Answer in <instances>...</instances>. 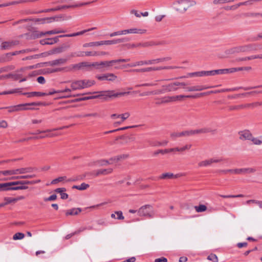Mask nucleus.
Here are the masks:
<instances>
[{
	"label": "nucleus",
	"instance_id": "obj_21",
	"mask_svg": "<svg viewBox=\"0 0 262 262\" xmlns=\"http://www.w3.org/2000/svg\"><path fill=\"white\" fill-rule=\"evenodd\" d=\"M67 62V59L64 58H59L50 61L46 62V64L50 66H55L61 65Z\"/></svg>",
	"mask_w": 262,
	"mask_h": 262
},
{
	"label": "nucleus",
	"instance_id": "obj_2",
	"mask_svg": "<svg viewBox=\"0 0 262 262\" xmlns=\"http://www.w3.org/2000/svg\"><path fill=\"white\" fill-rule=\"evenodd\" d=\"M40 105H46L45 103L41 102H34L31 103H27L24 104H20L17 105L10 106L8 108L9 112H13L15 111H25V110H34L35 108L32 107L31 106H40Z\"/></svg>",
	"mask_w": 262,
	"mask_h": 262
},
{
	"label": "nucleus",
	"instance_id": "obj_7",
	"mask_svg": "<svg viewBox=\"0 0 262 262\" xmlns=\"http://www.w3.org/2000/svg\"><path fill=\"white\" fill-rule=\"evenodd\" d=\"M40 182V180H33V181H27V180H22V181H14L13 183L18 184L14 185V187H18L17 188H15L14 190H25L28 188V186L27 185H33L37 183H38Z\"/></svg>",
	"mask_w": 262,
	"mask_h": 262
},
{
	"label": "nucleus",
	"instance_id": "obj_24",
	"mask_svg": "<svg viewBox=\"0 0 262 262\" xmlns=\"http://www.w3.org/2000/svg\"><path fill=\"white\" fill-rule=\"evenodd\" d=\"M16 52H11L1 55V62H8L12 59L13 56L16 55Z\"/></svg>",
	"mask_w": 262,
	"mask_h": 262
},
{
	"label": "nucleus",
	"instance_id": "obj_33",
	"mask_svg": "<svg viewBox=\"0 0 262 262\" xmlns=\"http://www.w3.org/2000/svg\"><path fill=\"white\" fill-rule=\"evenodd\" d=\"M159 45H160V43H156L154 41H146L144 42H140L139 46H140V48H147Z\"/></svg>",
	"mask_w": 262,
	"mask_h": 262
},
{
	"label": "nucleus",
	"instance_id": "obj_61",
	"mask_svg": "<svg viewBox=\"0 0 262 262\" xmlns=\"http://www.w3.org/2000/svg\"><path fill=\"white\" fill-rule=\"evenodd\" d=\"M63 69H64V68H63L48 69V72H50V73H55V72L62 71V70H63Z\"/></svg>",
	"mask_w": 262,
	"mask_h": 262
},
{
	"label": "nucleus",
	"instance_id": "obj_42",
	"mask_svg": "<svg viewBox=\"0 0 262 262\" xmlns=\"http://www.w3.org/2000/svg\"><path fill=\"white\" fill-rule=\"evenodd\" d=\"M251 203L255 204L256 205H257L260 208L262 209V201H258V200H249L246 202V204L247 205H249Z\"/></svg>",
	"mask_w": 262,
	"mask_h": 262
},
{
	"label": "nucleus",
	"instance_id": "obj_35",
	"mask_svg": "<svg viewBox=\"0 0 262 262\" xmlns=\"http://www.w3.org/2000/svg\"><path fill=\"white\" fill-rule=\"evenodd\" d=\"M83 83V89L89 88L95 84L94 80H81Z\"/></svg>",
	"mask_w": 262,
	"mask_h": 262
},
{
	"label": "nucleus",
	"instance_id": "obj_29",
	"mask_svg": "<svg viewBox=\"0 0 262 262\" xmlns=\"http://www.w3.org/2000/svg\"><path fill=\"white\" fill-rule=\"evenodd\" d=\"M81 211V209L80 208H72L69 210H68L66 211V215L67 216L68 215H75L78 214Z\"/></svg>",
	"mask_w": 262,
	"mask_h": 262
},
{
	"label": "nucleus",
	"instance_id": "obj_44",
	"mask_svg": "<svg viewBox=\"0 0 262 262\" xmlns=\"http://www.w3.org/2000/svg\"><path fill=\"white\" fill-rule=\"evenodd\" d=\"M5 203L3 204L1 203V207L6 205L8 204L15 203V199L13 198L6 197L4 199Z\"/></svg>",
	"mask_w": 262,
	"mask_h": 262
},
{
	"label": "nucleus",
	"instance_id": "obj_37",
	"mask_svg": "<svg viewBox=\"0 0 262 262\" xmlns=\"http://www.w3.org/2000/svg\"><path fill=\"white\" fill-rule=\"evenodd\" d=\"M112 162L107 160H100L94 162V164L100 166H105L108 164H112Z\"/></svg>",
	"mask_w": 262,
	"mask_h": 262
},
{
	"label": "nucleus",
	"instance_id": "obj_22",
	"mask_svg": "<svg viewBox=\"0 0 262 262\" xmlns=\"http://www.w3.org/2000/svg\"><path fill=\"white\" fill-rule=\"evenodd\" d=\"M17 44L16 41H5L2 43L1 49L4 50H9Z\"/></svg>",
	"mask_w": 262,
	"mask_h": 262
},
{
	"label": "nucleus",
	"instance_id": "obj_32",
	"mask_svg": "<svg viewBox=\"0 0 262 262\" xmlns=\"http://www.w3.org/2000/svg\"><path fill=\"white\" fill-rule=\"evenodd\" d=\"M34 0H20L18 1H13L11 3H5L1 4V7H6L10 5H14V4H18L22 3H25L28 2H33Z\"/></svg>",
	"mask_w": 262,
	"mask_h": 262
},
{
	"label": "nucleus",
	"instance_id": "obj_13",
	"mask_svg": "<svg viewBox=\"0 0 262 262\" xmlns=\"http://www.w3.org/2000/svg\"><path fill=\"white\" fill-rule=\"evenodd\" d=\"M179 88L178 86L177 81H175L163 86V90L165 92H170L177 91Z\"/></svg>",
	"mask_w": 262,
	"mask_h": 262
},
{
	"label": "nucleus",
	"instance_id": "obj_60",
	"mask_svg": "<svg viewBox=\"0 0 262 262\" xmlns=\"http://www.w3.org/2000/svg\"><path fill=\"white\" fill-rule=\"evenodd\" d=\"M81 64H82V68L83 67L88 68H89L90 70H92L94 69L93 68V66L92 65L93 64V62L89 63V62H82Z\"/></svg>",
	"mask_w": 262,
	"mask_h": 262
},
{
	"label": "nucleus",
	"instance_id": "obj_25",
	"mask_svg": "<svg viewBox=\"0 0 262 262\" xmlns=\"http://www.w3.org/2000/svg\"><path fill=\"white\" fill-rule=\"evenodd\" d=\"M113 169L109 168L107 169H100L96 170L95 174V177H98L100 175H107L113 172Z\"/></svg>",
	"mask_w": 262,
	"mask_h": 262
},
{
	"label": "nucleus",
	"instance_id": "obj_47",
	"mask_svg": "<svg viewBox=\"0 0 262 262\" xmlns=\"http://www.w3.org/2000/svg\"><path fill=\"white\" fill-rule=\"evenodd\" d=\"M173 97H177V98H176V101H179V100H181L182 98H195V95H177V96H173Z\"/></svg>",
	"mask_w": 262,
	"mask_h": 262
},
{
	"label": "nucleus",
	"instance_id": "obj_31",
	"mask_svg": "<svg viewBox=\"0 0 262 262\" xmlns=\"http://www.w3.org/2000/svg\"><path fill=\"white\" fill-rule=\"evenodd\" d=\"M92 65L94 69L99 70L101 72L105 71L102 61L93 62Z\"/></svg>",
	"mask_w": 262,
	"mask_h": 262
},
{
	"label": "nucleus",
	"instance_id": "obj_1",
	"mask_svg": "<svg viewBox=\"0 0 262 262\" xmlns=\"http://www.w3.org/2000/svg\"><path fill=\"white\" fill-rule=\"evenodd\" d=\"M93 93H99V94L95 96H89V100L103 97V99L105 100H107L108 98H114L124 96L126 95L129 94L130 92H115L114 90H108L105 91L95 92Z\"/></svg>",
	"mask_w": 262,
	"mask_h": 262
},
{
	"label": "nucleus",
	"instance_id": "obj_51",
	"mask_svg": "<svg viewBox=\"0 0 262 262\" xmlns=\"http://www.w3.org/2000/svg\"><path fill=\"white\" fill-rule=\"evenodd\" d=\"M253 56L251 55L250 56L247 57H238L236 59V61L237 62L239 61H247L249 60H252L253 59Z\"/></svg>",
	"mask_w": 262,
	"mask_h": 262
},
{
	"label": "nucleus",
	"instance_id": "obj_30",
	"mask_svg": "<svg viewBox=\"0 0 262 262\" xmlns=\"http://www.w3.org/2000/svg\"><path fill=\"white\" fill-rule=\"evenodd\" d=\"M214 86H208L206 87L203 85H196L193 86L188 88V91L190 92L192 91H200L208 88H213Z\"/></svg>",
	"mask_w": 262,
	"mask_h": 262
},
{
	"label": "nucleus",
	"instance_id": "obj_57",
	"mask_svg": "<svg viewBox=\"0 0 262 262\" xmlns=\"http://www.w3.org/2000/svg\"><path fill=\"white\" fill-rule=\"evenodd\" d=\"M107 81H115L117 77L113 73H107Z\"/></svg>",
	"mask_w": 262,
	"mask_h": 262
},
{
	"label": "nucleus",
	"instance_id": "obj_18",
	"mask_svg": "<svg viewBox=\"0 0 262 262\" xmlns=\"http://www.w3.org/2000/svg\"><path fill=\"white\" fill-rule=\"evenodd\" d=\"M146 65V60H141L137 61L133 63H129L122 66V67L115 66V69H120L122 68H126L127 67H135L136 66Z\"/></svg>",
	"mask_w": 262,
	"mask_h": 262
},
{
	"label": "nucleus",
	"instance_id": "obj_50",
	"mask_svg": "<svg viewBox=\"0 0 262 262\" xmlns=\"http://www.w3.org/2000/svg\"><path fill=\"white\" fill-rule=\"evenodd\" d=\"M222 72V74H226L228 73H232L235 72V69L234 68H229V69H221Z\"/></svg>",
	"mask_w": 262,
	"mask_h": 262
},
{
	"label": "nucleus",
	"instance_id": "obj_36",
	"mask_svg": "<svg viewBox=\"0 0 262 262\" xmlns=\"http://www.w3.org/2000/svg\"><path fill=\"white\" fill-rule=\"evenodd\" d=\"M90 187L88 184L82 183L80 185H74L72 186L73 189H77L79 190H84Z\"/></svg>",
	"mask_w": 262,
	"mask_h": 262
},
{
	"label": "nucleus",
	"instance_id": "obj_54",
	"mask_svg": "<svg viewBox=\"0 0 262 262\" xmlns=\"http://www.w3.org/2000/svg\"><path fill=\"white\" fill-rule=\"evenodd\" d=\"M221 73L222 72L221 69L208 71V76H213L215 75L222 74Z\"/></svg>",
	"mask_w": 262,
	"mask_h": 262
},
{
	"label": "nucleus",
	"instance_id": "obj_40",
	"mask_svg": "<svg viewBox=\"0 0 262 262\" xmlns=\"http://www.w3.org/2000/svg\"><path fill=\"white\" fill-rule=\"evenodd\" d=\"M177 98V97H173V96H167V97H164L162 98L161 103H168L170 102H173L176 101V98Z\"/></svg>",
	"mask_w": 262,
	"mask_h": 262
},
{
	"label": "nucleus",
	"instance_id": "obj_58",
	"mask_svg": "<svg viewBox=\"0 0 262 262\" xmlns=\"http://www.w3.org/2000/svg\"><path fill=\"white\" fill-rule=\"evenodd\" d=\"M140 43H127L125 45V47H126L127 49H133L134 48H140V46H139Z\"/></svg>",
	"mask_w": 262,
	"mask_h": 262
},
{
	"label": "nucleus",
	"instance_id": "obj_56",
	"mask_svg": "<svg viewBox=\"0 0 262 262\" xmlns=\"http://www.w3.org/2000/svg\"><path fill=\"white\" fill-rule=\"evenodd\" d=\"M255 145H260L262 144V141L260 140V139L257 138H255V137H253V136L252 137L251 140H250Z\"/></svg>",
	"mask_w": 262,
	"mask_h": 262
},
{
	"label": "nucleus",
	"instance_id": "obj_12",
	"mask_svg": "<svg viewBox=\"0 0 262 262\" xmlns=\"http://www.w3.org/2000/svg\"><path fill=\"white\" fill-rule=\"evenodd\" d=\"M257 88H262V85H258V86H254V87H236V88H231V89H222L220 90L214 91V93H222V92H233V91H235L238 90L239 89H243L245 91H247V90H251V89Z\"/></svg>",
	"mask_w": 262,
	"mask_h": 262
},
{
	"label": "nucleus",
	"instance_id": "obj_23",
	"mask_svg": "<svg viewBox=\"0 0 262 262\" xmlns=\"http://www.w3.org/2000/svg\"><path fill=\"white\" fill-rule=\"evenodd\" d=\"M239 139L241 140H250L252 137V134L250 132V131L247 130L239 132Z\"/></svg>",
	"mask_w": 262,
	"mask_h": 262
},
{
	"label": "nucleus",
	"instance_id": "obj_28",
	"mask_svg": "<svg viewBox=\"0 0 262 262\" xmlns=\"http://www.w3.org/2000/svg\"><path fill=\"white\" fill-rule=\"evenodd\" d=\"M177 178V176L174 175L171 172L163 173L159 177V179L168 180Z\"/></svg>",
	"mask_w": 262,
	"mask_h": 262
},
{
	"label": "nucleus",
	"instance_id": "obj_16",
	"mask_svg": "<svg viewBox=\"0 0 262 262\" xmlns=\"http://www.w3.org/2000/svg\"><path fill=\"white\" fill-rule=\"evenodd\" d=\"M17 184L18 183H15L13 182L1 183V191L14 190L15 188H17L18 187H14V185Z\"/></svg>",
	"mask_w": 262,
	"mask_h": 262
},
{
	"label": "nucleus",
	"instance_id": "obj_11",
	"mask_svg": "<svg viewBox=\"0 0 262 262\" xmlns=\"http://www.w3.org/2000/svg\"><path fill=\"white\" fill-rule=\"evenodd\" d=\"M100 54L98 52L94 51V52H81L79 51L78 52H74L72 53L71 54V56L72 57H82L84 56H98Z\"/></svg>",
	"mask_w": 262,
	"mask_h": 262
},
{
	"label": "nucleus",
	"instance_id": "obj_6",
	"mask_svg": "<svg viewBox=\"0 0 262 262\" xmlns=\"http://www.w3.org/2000/svg\"><path fill=\"white\" fill-rule=\"evenodd\" d=\"M175 4L178 5L177 11L183 12H185L190 7L195 5V2L189 0H180L177 1Z\"/></svg>",
	"mask_w": 262,
	"mask_h": 262
},
{
	"label": "nucleus",
	"instance_id": "obj_49",
	"mask_svg": "<svg viewBox=\"0 0 262 262\" xmlns=\"http://www.w3.org/2000/svg\"><path fill=\"white\" fill-rule=\"evenodd\" d=\"M24 236L25 235L24 233L21 232H17L13 235V239L14 240L21 239L24 237Z\"/></svg>",
	"mask_w": 262,
	"mask_h": 262
},
{
	"label": "nucleus",
	"instance_id": "obj_4",
	"mask_svg": "<svg viewBox=\"0 0 262 262\" xmlns=\"http://www.w3.org/2000/svg\"><path fill=\"white\" fill-rule=\"evenodd\" d=\"M93 29V28H91V29H89L88 30H82L81 31L78 32L76 33H73L72 34H64V35H60L56 36L53 38H47V40H48V45H53V44L57 42L59 40V39H58L59 38L65 37H75L76 36L81 35L84 34L85 32L91 31V30H92Z\"/></svg>",
	"mask_w": 262,
	"mask_h": 262
},
{
	"label": "nucleus",
	"instance_id": "obj_48",
	"mask_svg": "<svg viewBox=\"0 0 262 262\" xmlns=\"http://www.w3.org/2000/svg\"><path fill=\"white\" fill-rule=\"evenodd\" d=\"M220 196L223 198H243L244 196L243 194H240L237 195H222Z\"/></svg>",
	"mask_w": 262,
	"mask_h": 262
},
{
	"label": "nucleus",
	"instance_id": "obj_34",
	"mask_svg": "<svg viewBox=\"0 0 262 262\" xmlns=\"http://www.w3.org/2000/svg\"><path fill=\"white\" fill-rule=\"evenodd\" d=\"M93 2H94V1H92L91 2L80 3L79 4L75 5H63V6H60V8H61V10H62V9H67V8L80 7V6H82L84 5H88V4L93 3Z\"/></svg>",
	"mask_w": 262,
	"mask_h": 262
},
{
	"label": "nucleus",
	"instance_id": "obj_10",
	"mask_svg": "<svg viewBox=\"0 0 262 262\" xmlns=\"http://www.w3.org/2000/svg\"><path fill=\"white\" fill-rule=\"evenodd\" d=\"M62 18V16L61 15L59 16H55L54 17H46L42 18H35L34 19L35 22H38L39 24H45V23H49L52 22L53 21H59Z\"/></svg>",
	"mask_w": 262,
	"mask_h": 262
},
{
	"label": "nucleus",
	"instance_id": "obj_9",
	"mask_svg": "<svg viewBox=\"0 0 262 262\" xmlns=\"http://www.w3.org/2000/svg\"><path fill=\"white\" fill-rule=\"evenodd\" d=\"M179 68L177 66H160V67H150L142 68V73L148 72L151 71H160L162 70H171Z\"/></svg>",
	"mask_w": 262,
	"mask_h": 262
},
{
	"label": "nucleus",
	"instance_id": "obj_43",
	"mask_svg": "<svg viewBox=\"0 0 262 262\" xmlns=\"http://www.w3.org/2000/svg\"><path fill=\"white\" fill-rule=\"evenodd\" d=\"M194 209L197 212H203L207 210V207L205 205H199L195 206Z\"/></svg>",
	"mask_w": 262,
	"mask_h": 262
},
{
	"label": "nucleus",
	"instance_id": "obj_14",
	"mask_svg": "<svg viewBox=\"0 0 262 262\" xmlns=\"http://www.w3.org/2000/svg\"><path fill=\"white\" fill-rule=\"evenodd\" d=\"M222 159L212 158L208 160L202 161L199 163L198 165L200 167H206L210 165L213 163H219L222 161Z\"/></svg>",
	"mask_w": 262,
	"mask_h": 262
},
{
	"label": "nucleus",
	"instance_id": "obj_63",
	"mask_svg": "<svg viewBox=\"0 0 262 262\" xmlns=\"http://www.w3.org/2000/svg\"><path fill=\"white\" fill-rule=\"evenodd\" d=\"M56 198H57V195L56 194H54L50 195L48 198H45L44 201H54L56 199Z\"/></svg>",
	"mask_w": 262,
	"mask_h": 262
},
{
	"label": "nucleus",
	"instance_id": "obj_62",
	"mask_svg": "<svg viewBox=\"0 0 262 262\" xmlns=\"http://www.w3.org/2000/svg\"><path fill=\"white\" fill-rule=\"evenodd\" d=\"M116 214H117V216L116 217L118 220H123L124 219V216L123 215L122 212L121 211H117L115 212Z\"/></svg>",
	"mask_w": 262,
	"mask_h": 262
},
{
	"label": "nucleus",
	"instance_id": "obj_55",
	"mask_svg": "<svg viewBox=\"0 0 262 262\" xmlns=\"http://www.w3.org/2000/svg\"><path fill=\"white\" fill-rule=\"evenodd\" d=\"M261 14V13H251V12H249V13H245L243 14V15L245 17H256L257 16H260Z\"/></svg>",
	"mask_w": 262,
	"mask_h": 262
},
{
	"label": "nucleus",
	"instance_id": "obj_19",
	"mask_svg": "<svg viewBox=\"0 0 262 262\" xmlns=\"http://www.w3.org/2000/svg\"><path fill=\"white\" fill-rule=\"evenodd\" d=\"M171 138L175 140L177 138L181 137H189V130H184L182 132H173L170 135Z\"/></svg>",
	"mask_w": 262,
	"mask_h": 262
},
{
	"label": "nucleus",
	"instance_id": "obj_52",
	"mask_svg": "<svg viewBox=\"0 0 262 262\" xmlns=\"http://www.w3.org/2000/svg\"><path fill=\"white\" fill-rule=\"evenodd\" d=\"M66 179V177L64 176V177H58L56 179H55L54 180H53L51 182V184H57V183L58 182H62L63 181V180H64L65 179Z\"/></svg>",
	"mask_w": 262,
	"mask_h": 262
},
{
	"label": "nucleus",
	"instance_id": "obj_53",
	"mask_svg": "<svg viewBox=\"0 0 262 262\" xmlns=\"http://www.w3.org/2000/svg\"><path fill=\"white\" fill-rule=\"evenodd\" d=\"M207 259L213 262H218V258L214 254H211L207 257Z\"/></svg>",
	"mask_w": 262,
	"mask_h": 262
},
{
	"label": "nucleus",
	"instance_id": "obj_3",
	"mask_svg": "<svg viewBox=\"0 0 262 262\" xmlns=\"http://www.w3.org/2000/svg\"><path fill=\"white\" fill-rule=\"evenodd\" d=\"M23 89H15L12 90L11 91H4L1 92V95H6V94H11L13 93H19L23 95H26L27 97L31 98L35 96H47V94L46 93L40 92H26V93H22Z\"/></svg>",
	"mask_w": 262,
	"mask_h": 262
},
{
	"label": "nucleus",
	"instance_id": "obj_64",
	"mask_svg": "<svg viewBox=\"0 0 262 262\" xmlns=\"http://www.w3.org/2000/svg\"><path fill=\"white\" fill-rule=\"evenodd\" d=\"M96 78L101 81L107 80V74L96 76Z\"/></svg>",
	"mask_w": 262,
	"mask_h": 262
},
{
	"label": "nucleus",
	"instance_id": "obj_41",
	"mask_svg": "<svg viewBox=\"0 0 262 262\" xmlns=\"http://www.w3.org/2000/svg\"><path fill=\"white\" fill-rule=\"evenodd\" d=\"M129 33L132 34H143L146 32L145 30L137 29V28H132L128 29Z\"/></svg>",
	"mask_w": 262,
	"mask_h": 262
},
{
	"label": "nucleus",
	"instance_id": "obj_46",
	"mask_svg": "<svg viewBox=\"0 0 262 262\" xmlns=\"http://www.w3.org/2000/svg\"><path fill=\"white\" fill-rule=\"evenodd\" d=\"M171 59L170 57H165L162 58H159L157 59H155V63H158L159 62H162L164 61H169Z\"/></svg>",
	"mask_w": 262,
	"mask_h": 262
},
{
	"label": "nucleus",
	"instance_id": "obj_20",
	"mask_svg": "<svg viewBox=\"0 0 262 262\" xmlns=\"http://www.w3.org/2000/svg\"><path fill=\"white\" fill-rule=\"evenodd\" d=\"M83 83L81 80L72 81L71 88L72 91L83 89Z\"/></svg>",
	"mask_w": 262,
	"mask_h": 262
},
{
	"label": "nucleus",
	"instance_id": "obj_17",
	"mask_svg": "<svg viewBox=\"0 0 262 262\" xmlns=\"http://www.w3.org/2000/svg\"><path fill=\"white\" fill-rule=\"evenodd\" d=\"M256 171V169L254 168H237L235 169L234 174H247L254 173Z\"/></svg>",
	"mask_w": 262,
	"mask_h": 262
},
{
	"label": "nucleus",
	"instance_id": "obj_15",
	"mask_svg": "<svg viewBox=\"0 0 262 262\" xmlns=\"http://www.w3.org/2000/svg\"><path fill=\"white\" fill-rule=\"evenodd\" d=\"M210 128L204 127L200 129L189 130V136H193L196 134H206L212 132Z\"/></svg>",
	"mask_w": 262,
	"mask_h": 262
},
{
	"label": "nucleus",
	"instance_id": "obj_59",
	"mask_svg": "<svg viewBox=\"0 0 262 262\" xmlns=\"http://www.w3.org/2000/svg\"><path fill=\"white\" fill-rule=\"evenodd\" d=\"M11 75H12L11 79L15 80H18L19 79L21 78L23 76V74H20V73H14V74L11 73Z\"/></svg>",
	"mask_w": 262,
	"mask_h": 262
},
{
	"label": "nucleus",
	"instance_id": "obj_8",
	"mask_svg": "<svg viewBox=\"0 0 262 262\" xmlns=\"http://www.w3.org/2000/svg\"><path fill=\"white\" fill-rule=\"evenodd\" d=\"M256 46L254 44H248L233 48L230 49V53L249 52L256 50Z\"/></svg>",
	"mask_w": 262,
	"mask_h": 262
},
{
	"label": "nucleus",
	"instance_id": "obj_27",
	"mask_svg": "<svg viewBox=\"0 0 262 262\" xmlns=\"http://www.w3.org/2000/svg\"><path fill=\"white\" fill-rule=\"evenodd\" d=\"M66 191V189L64 187L62 188H58L55 190V191L57 193H59L60 194L61 199L63 200H65L68 198V194L65 193Z\"/></svg>",
	"mask_w": 262,
	"mask_h": 262
},
{
	"label": "nucleus",
	"instance_id": "obj_39",
	"mask_svg": "<svg viewBox=\"0 0 262 262\" xmlns=\"http://www.w3.org/2000/svg\"><path fill=\"white\" fill-rule=\"evenodd\" d=\"M145 142L148 143L147 146H160V142L153 139H147Z\"/></svg>",
	"mask_w": 262,
	"mask_h": 262
},
{
	"label": "nucleus",
	"instance_id": "obj_38",
	"mask_svg": "<svg viewBox=\"0 0 262 262\" xmlns=\"http://www.w3.org/2000/svg\"><path fill=\"white\" fill-rule=\"evenodd\" d=\"M34 168L32 167H28L25 168H19L18 172H19V174H24L29 172H32L34 171Z\"/></svg>",
	"mask_w": 262,
	"mask_h": 262
},
{
	"label": "nucleus",
	"instance_id": "obj_26",
	"mask_svg": "<svg viewBox=\"0 0 262 262\" xmlns=\"http://www.w3.org/2000/svg\"><path fill=\"white\" fill-rule=\"evenodd\" d=\"M66 31L63 30H53L51 31H48L45 32H40L39 35H37V37H41L45 35L46 34H58V33H64Z\"/></svg>",
	"mask_w": 262,
	"mask_h": 262
},
{
	"label": "nucleus",
	"instance_id": "obj_45",
	"mask_svg": "<svg viewBox=\"0 0 262 262\" xmlns=\"http://www.w3.org/2000/svg\"><path fill=\"white\" fill-rule=\"evenodd\" d=\"M229 110L231 111H238L244 109V104H241V105H233V106H230L228 107Z\"/></svg>",
	"mask_w": 262,
	"mask_h": 262
},
{
	"label": "nucleus",
	"instance_id": "obj_5",
	"mask_svg": "<svg viewBox=\"0 0 262 262\" xmlns=\"http://www.w3.org/2000/svg\"><path fill=\"white\" fill-rule=\"evenodd\" d=\"M138 213L140 216H145L149 219L154 217L153 207L150 205H145L141 207L138 211Z\"/></svg>",
	"mask_w": 262,
	"mask_h": 262
}]
</instances>
